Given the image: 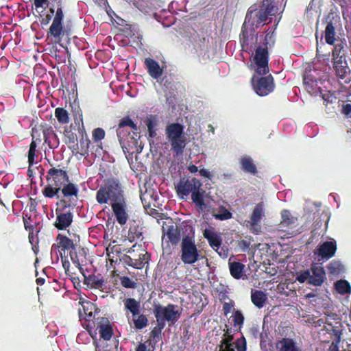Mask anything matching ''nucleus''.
Returning a JSON list of instances; mask_svg holds the SVG:
<instances>
[{
    "instance_id": "37998d69",
    "label": "nucleus",
    "mask_w": 351,
    "mask_h": 351,
    "mask_svg": "<svg viewBox=\"0 0 351 351\" xmlns=\"http://www.w3.org/2000/svg\"><path fill=\"white\" fill-rule=\"evenodd\" d=\"M324 327L330 334L332 341H341L342 331L339 327H335L331 324H328V326Z\"/></svg>"
},
{
    "instance_id": "f8f14e48",
    "label": "nucleus",
    "mask_w": 351,
    "mask_h": 351,
    "mask_svg": "<svg viewBox=\"0 0 351 351\" xmlns=\"http://www.w3.org/2000/svg\"><path fill=\"white\" fill-rule=\"evenodd\" d=\"M184 225H189L187 223H182L181 228L177 225L171 224L167 226L166 228H163L162 241L170 243L171 245L176 246L182 239V231Z\"/></svg>"
},
{
    "instance_id": "20e7f679",
    "label": "nucleus",
    "mask_w": 351,
    "mask_h": 351,
    "mask_svg": "<svg viewBox=\"0 0 351 351\" xmlns=\"http://www.w3.org/2000/svg\"><path fill=\"white\" fill-rule=\"evenodd\" d=\"M125 199L121 184L114 178L106 180L96 193V200L99 204H110Z\"/></svg>"
},
{
    "instance_id": "ea45409f",
    "label": "nucleus",
    "mask_w": 351,
    "mask_h": 351,
    "mask_svg": "<svg viewBox=\"0 0 351 351\" xmlns=\"http://www.w3.org/2000/svg\"><path fill=\"white\" fill-rule=\"evenodd\" d=\"M330 276H337L344 272V266L339 261L334 260L327 266Z\"/></svg>"
},
{
    "instance_id": "58836bf2",
    "label": "nucleus",
    "mask_w": 351,
    "mask_h": 351,
    "mask_svg": "<svg viewBox=\"0 0 351 351\" xmlns=\"http://www.w3.org/2000/svg\"><path fill=\"white\" fill-rule=\"evenodd\" d=\"M265 216V208L263 202L258 203L250 215V221L255 224L257 222H261L262 218Z\"/></svg>"
},
{
    "instance_id": "4d7b16f0",
    "label": "nucleus",
    "mask_w": 351,
    "mask_h": 351,
    "mask_svg": "<svg viewBox=\"0 0 351 351\" xmlns=\"http://www.w3.org/2000/svg\"><path fill=\"white\" fill-rule=\"evenodd\" d=\"M235 347L237 351H246V340L244 337L239 338L235 342Z\"/></svg>"
},
{
    "instance_id": "0e129e2a",
    "label": "nucleus",
    "mask_w": 351,
    "mask_h": 351,
    "mask_svg": "<svg viewBox=\"0 0 351 351\" xmlns=\"http://www.w3.org/2000/svg\"><path fill=\"white\" fill-rule=\"evenodd\" d=\"M341 113L346 115L347 117H351V104H343L341 109Z\"/></svg>"
},
{
    "instance_id": "c85d7f7f",
    "label": "nucleus",
    "mask_w": 351,
    "mask_h": 351,
    "mask_svg": "<svg viewBox=\"0 0 351 351\" xmlns=\"http://www.w3.org/2000/svg\"><path fill=\"white\" fill-rule=\"evenodd\" d=\"M73 213L70 211L57 214L54 226L59 230H65L71 226L73 221Z\"/></svg>"
},
{
    "instance_id": "09e8293b",
    "label": "nucleus",
    "mask_w": 351,
    "mask_h": 351,
    "mask_svg": "<svg viewBox=\"0 0 351 351\" xmlns=\"http://www.w3.org/2000/svg\"><path fill=\"white\" fill-rule=\"evenodd\" d=\"M32 142L34 143L36 145H40L43 140L40 125L38 127H34L32 130Z\"/></svg>"
},
{
    "instance_id": "69168bd1",
    "label": "nucleus",
    "mask_w": 351,
    "mask_h": 351,
    "mask_svg": "<svg viewBox=\"0 0 351 351\" xmlns=\"http://www.w3.org/2000/svg\"><path fill=\"white\" fill-rule=\"evenodd\" d=\"M216 252L223 258H226L228 256V250L225 246L221 247V245L219 247V250Z\"/></svg>"
},
{
    "instance_id": "c03bdc74",
    "label": "nucleus",
    "mask_w": 351,
    "mask_h": 351,
    "mask_svg": "<svg viewBox=\"0 0 351 351\" xmlns=\"http://www.w3.org/2000/svg\"><path fill=\"white\" fill-rule=\"evenodd\" d=\"M44 143H50V139L54 138L56 134L53 128L47 124L40 125Z\"/></svg>"
},
{
    "instance_id": "f03ea898",
    "label": "nucleus",
    "mask_w": 351,
    "mask_h": 351,
    "mask_svg": "<svg viewBox=\"0 0 351 351\" xmlns=\"http://www.w3.org/2000/svg\"><path fill=\"white\" fill-rule=\"evenodd\" d=\"M177 195L182 199H186L189 195L195 206L200 210L206 208L204 196L206 191L202 182L196 178L183 177L175 184Z\"/></svg>"
},
{
    "instance_id": "774afa93",
    "label": "nucleus",
    "mask_w": 351,
    "mask_h": 351,
    "mask_svg": "<svg viewBox=\"0 0 351 351\" xmlns=\"http://www.w3.org/2000/svg\"><path fill=\"white\" fill-rule=\"evenodd\" d=\"M219 351H235L234 344L219 346Z\"/></svg>"
},
{
    "instance_id": "3c124183",
    "label": "nucleus",
    "mask_w": 351,
    "mask_h": 351,
    "mask_svg": "<svg viewBox=\"0 0 351 351\" xmlns=\"http://www.w3.org/2000/svg\"><path fill=\"white\" fill-rule=\"evenodd\" d=\"M106 135V132L104 129L101 128H97L93 130V140L94 142L97 143L101 141L104 138Z\"/></svg>"
},
{
    "instance_id": "de8ad7c7",
    "label": "nucleus",
    "mask_w": 351,
    "mask_h": 351,
    "mask_svg": "<svg viewBox=\"0 0 351 351\" xmlns=\"http://www.w3.org/2000/svg\"><path fill=\"white\" fill-rule=\"evenodd\" d=\"M336 290L340 294L349 293L351 291V287L349 282L345 280H340L335 282Z\"/></svg>"
},
{
    "instance_id": "aec40b11",
    "label": "nucleus",
    "mask_w": 351,
    "mask_h": 351,
    "mask_svg": "<svg viewBox=\"0 0 351 351\" xmlns=\"http://www.w3.org/2000/svg\"><path fill=\"white\" fill-rule=\"evenodd\" d=\"M336 251V242L327 241L319 245L316 254L322 259L328 260L335 256Z\"/></svg>"
},
{
    "instance_id": "6e6d98bb",
    "label": "nucleus",
    "mask_w": 351,
    "mask_h": 351,
    "mask_svg": "<svg viewBox=\"0 0 351 351\" xmlns=\"http://www.w3.org/2000/svg\"><path fill=\"white\" fill-rule=\"evenodd\" d=\"M274 30L272 29H269L267 31V34L265 37V40L263 42L264 47H267V45H271L274 44Z\"/></svg>"
},
{
    "instance_id": "a878e982",
    "label": "nucleus",
    "mask_w": 351,
    "mask_h": 351,
    "mask_svg": "<svg viewBox=\"0 0 351 351\" xmlns=\"http://www.w3.org/2000/svg\"><path fill=\"white\" fill-rule=\"evenodd\" d=\"M139 137L138 133H132L131 134L130 132H128V135L123 136L122 139H118L121 148L125 153L128 152L130 148L136 147Z\"/></svg>"
},
{
    "instance_id": "9b49d317",
    "label": "nucleus",
    "mask_w": 351,
    "mask_h": 351,
    "mask_svg": "<svg viewBox=\"0 0 351 351\" xmlns=\"http://www.w3.org/2000/svg\"><path fill=\"white\" fill-rule=\"evenodd\" d=\"M77 239L80 240L79 236L73 234V237L69 238L66 235L58 234L56 238V243H53L51 248V254L57 252L65 253L66 251L75 250Z\"/></svg>"
},
{
    "instance_id": "7ed1b4c3",
    "label": "nucleus",
    "mask_w": 351,
    "mask_h": 351,
    "mask_svg": "<svg viewBox=\"0 0 351 351\" xmlns=\"http://www.w3.org/2000/svg\"><path fill=\"white\" fill-rule=\"evenodd\" d=\"M180 258L185 265H193L200 260V251L195 243V230L191 225H184L182 231Z\"/></svg>"
},
{
    "instance_id": "dca6fc26",
    "label": "nucleus",
    "mask_w": 351,
    "mask_h": 351,
    "mask_svg": "<svg viewBox=\"0 0 351 351\" xmlns=\"http://www.w3.org/2000/svg\"><path fill=\"white\" fill-rule=\"evenodd\" d=\"M318 77L313 75L312 71H306L303 75V82L306 91L311 95L322 93L318 86Z\"/></svg>"
},
{
    "instance_id": "4be33fe9",
    "label": "nucleus",
    "mask_w": 351,
    "mask_h": 351,
    "mask_svg": "<svg viewBox=\"0 0 351 351\" xmlns=\"http://www.w3.org/2000/svg\"><path fill=\"white\" fill-rule=\"evenodd\" d=\"M309 284L321 286L326 278V272L323 267L313 264L311 267Z\"/></svg>"
},
{
    "instance_id": "49530a36",
    "label": "nucleus",
    "mask_w": 351,
    "mask_h": 351,
    "mask_svg": "<svg viewBox=\"0 0 351 351\" xmlns=\"http://www.w3.org/2000/svg\"><path fill=\"white\" fill-rule=\"evenodd\" d=\"M232 324L235 331H240L244 322V316L240 311H235L232 316Z\"/></svg>"
},
{
    "instance_id": "a19ab883",
    "label": "nucleus",
    "mask_w": 351,
    "mask_h": 351,
    "mask_svg": "<svg viewBox=\"0 0 351 351\" xmlns=\"http://www.w3.org/2000/svg\"><path fill=\"white\" fill-rule=\"evenodd\" d=\"M54 114L60 124H67L70 121L69 112L63 108H56L55 109Z\"/></svg>"
},
{
    "instance_id": "ddd939ff",
    "label": "nucleus",
    "mask_w": 351,
    "mask_h": 351,
    "mask_svg": "<svg viewBox=\"0 0 351 351\" xmlns=\"http://www.w3.org/2000/svg\"><path fill=\"white\" fill-rule=\"evenodd\" d=\"M64 19V14L62 8L60 5L56 10L55 16L53 18L52 24L51 25L47 36H53L56 39L60 40L61 36L64 35V29L62 26V21Z\"/></svg>"
},
{
    "instance_id": "c9c22d12",
    "label": "nucleus",
    "mask_w": 351,
    "mask_h": 351,
    "mask_svg": "<svg viewBox=\"0 0 351 351\" xmlns=\"http://www.w3.org/2000/svg\"><path fill=\"white\" fill-rule=\"evenodd\" d=\"M64 143L68 145L69 149H78L77 135L72 131L71 127L64 129Z\"/></svg>"
},
{
    "instance_id": "9d476101",
    "label": "nucleus",
    "mask_w": 351,
    "mask_h": 351,
    "mask_svg": "<svg viewBox=\"0 0 351 351\" xmlns=\"http://www.w3.org/2000/svg\"><path fill=\"white\" fill-rule=\"evenodd\" d=\"M280 214L281 221L278 225L280 230L287 232L291 237L301 232L298 228V217L292 215L291 212L286 209L282 210Z\"/></svg>"
},
{
    "instance_id": "bb28decb",
    "label": "nucleus",
    "mask_w": 351,
    "mask_h": 351,
    "mask_svg": "<svg viewBox=\"0 0 351 351\" xmlns=\"http://www.w3.org/2000/svg\"><path fill=\"white\" fill-rule=\"evenodd\" d=\"M145 65L149 75L154 79L158 80L163 74V69L160 66L158 62L155 60L147 58L145 60Z\"/></svg>"
},
{
    "instance_id": "13d9d810",
    "label": "nucleus",
    "mask_w": 351,
    "mask_h": 351,
    "mask_svg": "<svg viewBox=\"0 0 351 351\" xmlns=\"http://www.w3.org/2000/svg\"><path fill=\"white\" fill-rule=\"evenodd\" d=\"M234 306V302L231 300L230 302H224L223 304V314L226 316L233 309Z\"/></svg>"
},
{
    "instance_id": "5fc2aeb1",
    "label": "nucleus",
    "mask_w": 351,
    "mask_h": 351,
    "mask_svg": "<svg viewBox=\"0 0 351 351\" xmlns=\"http://www.w3.org/2000/svg\"><path fill=\"white\" fill-rule=\"evenodd\" d=\"M156 125V123L155 121L151 119H148L147 120H146V125L147 127L149 136L151 138H154L157 135L156 131L154 129Z\"/></svg>"
},
{
    "instance_id": "e433bc0d",
    "label": "nucleus",
    "mask_w": 351,
    "mask_h": 351,
    "mask_svg": "<svg viewBox=\"0 0 351 351\" xmlns=\"http://www.w3.org/2000/svg\"><path fill=\"white\" fill-rule=\"evenodd\" d=\"M229 269L231 276L237 280L241 279L245 272V265L237 261L229 262Z\"/></svg>"
},
{
    "instance_id": "0eeeda50",
    "label": "nucleus",
    "mask_w": 351,
    "mask_h": 351,
    "mask_svg": "<svg viewBox=\"0 0 351 351\" xmlns=\"http://www.w3.org/2000/svg\"><path fill=\"white\" fill-rule=\"evenodd\" d=\"M256 75L255 73L251 78V83L255 93L261 97L271 93L275 88L273 76L271 74L267 76H256Z\"/></svg>"
},
{
    "instance_id": "1a4fd4ad",
    "label": "nucleus",
    "mask_w": 351,
    "mask_h": 351,
    "mask_svg": "<svg viewBox=\"0 0 351 351\" xmlns=\"http://www.w3.org/2000/svg\"><path fill=\"white\" fill-rule=\"evenodd\" d=\"M253 62L256 65V74L265 75L269 73V52L267 47L259 46L256 48L253 57Z\"/></svg>"
},
{
    "instance_id": "4468645a",
    "label": "nucleus",
    "mask_w": 351,
    "mask_h": 351,
    "mask_svg": "<svg viewBox=\"0 0 351 351\" xmlns=\"http://www.w3.org/2000/svg\"><path fill=\"white\" fill-rule=\"evenodd\" d=\"M254 27L250 26L245 22L243 23L241 33L239 34V41L242 51L249 53L252 52V46L250 45V42L254 38Z\"/></svg>"
},
{
    "instance_id": "f704fd0d",
    "label": "nucleus",
    "mask_w": 351,
    "mask_h": 351,
    "mask_svg": "<svg viewBox=\"0 0 351 351\" xmlns=\"http://www.w3.org/2000/svg\"><path fill=\"white\" fill-rule=\"evenodd\" d=\"M267 295L261 290L252 289L251 300L255 306L261 308L267 301Z\"/></svg>"
},
{
    "instance_id": "393cba45",
    "label": "nucleus",
    "mask_w": 351,
    "mask_h": 351,
    "mask_svg": "<svg viewBox=\"0 0 351 351\" xmlns=\"http://www.w3.org/2000/svg\"><path fill=\"white\" fill-rule=\"evenodd\" d=\"M81 274L84 277V283L88 287L92 289H97L99 290H103L105 288V281L101 275H86L85 271Z\"/></svg>"
},
{
    "instance_id": "72a5a7b5",
    "label": "nucleus",
    "mask_w": 351,
    "mask_h": 351,
    "mask_svg": "<svg viewBox=\"0 0 351 351\" xmlns=\"http://www.w3.org/2000/svg\"><path fill=\"white\" fill-rule=\"evenodd\" d=\"M208 211L215 219L219 221L228 220L232 217V213L223 206H220L218 208H213Z\"/></svg>"
},
{
    "instance_id": "bf43d9fd",
    "label": "nucleus",
    "mask_w": 351,
    "mask_h": 351,
    "mask_svg": "<svg viewBox=\"0 0 351 351\" xmlns=\"http://www.w3.org/2000/svg\"><path fill=\"white\" fill-rule=\"evenodd\" d=\"M250 245L251 242L250 240L241 239L238 242V245L243 252H245L250 247Z\"/></svg>"
},
{
    "instance_id": "f257e3e1",
    "label": "nucleus",
    "mask_w": 351,
    "mask_h": 351,
    "mask_svg": "<svg viewBox=\"0 0 351 351\" xmlns=\"http://www.w3.org/2000/svg\"><path fill=\"white\" fill-rule=\"evenodd\" d=\"M49 165L50 168L45 176L47 184L42 191L43 195L47 198L59 199V194L61 193L64 198L61 202L65 204L64 207H69L72 204V200L78 198V186L70 182L68 172L64 167L61 168L60 165Z\"/></svg>"
},
{
    "instance_id": "5701e85b",
    "label": "nucleus",
    "mask_w": 351,
    "mask_h": 351,
    "mask_svg": "<svg viewBox=\"0 0 351 351\" xmlns=\"http://www.w3.org/2000/svg\"><path fill=\"white\" fill-rule=\"evenodd\" d=\"M147 256L148 254L147 253L141 254L138 255V258L134 259L127 254H123L120 258V261L123 264L140 269L144 267L146 262H148Z\"/></svg>"
},
{
    "instance_id": "cd10ccee",
    "label": "nucleus",
    "mask_w": 351,
    "mask_h": 351,
    "mask_svg": "<svg viewBox=\"0 0 351 351\" xmlns=\"http://www.w3.org/2000/svg\"><path fill=\"white\" fill-rule=\"evenodd\" d=\"M204 237L208 241L209 245L215 250H219L222 244L221 237L213 230L206 229L203 232Z\"/></svg>"
},
{
    "instance_id": "e2e57ef3",
    "label": "nucleus",
    "mask_w": 351,
    "mask_h": 351,
    "mask_svg": "<svg viewBox=\"0 0 351 351\" xmlns=\"http://www.w3.org/2000/svg\"><path fill=\"white\" fill-rule=\"evenodd\" d=\"M60 255L62 259V267L64 269L65 271L67 272V271H69V269L70 263L67 259V256H66L65 255L63 256L62 252H60Z\"/></svg>"
},
{
    "instance_id": "f3484780",
    "label": "nucleus",
    "mask_w": 351,
    "mask_h": 351,
    "mask_svg": "<svg viewBox=\"0 0 351 351\" xmlns=\"http://www.w3.org/2000/svg\"><path fill=\"white\" fill-rule=\"evenodd\" d=\"M111 207L117 222L121 226L125 225L128 219L125 199H123V201L111 204Z\"/></svg>"
},
{
    "instance_id": "a211bd4d",
    "label": "nucleus",
    "mask_w": 351,
    "mask_h": 351,
    "mask_svg": "<svg viewBox=\"0 0 351 351\" xmlns=\"http://www.w3.org/2000/svg\"><path fill=\"white\" fill-rule=\"evenodd\" d=\"M276 351H302L298 342L290 337H283L276 342ZM265 351H274L266 350Z\"/></svg>"
},
{
    "instance_id": "473e14b6",
    "label": "nucleus",
    "mask_w": 351,
    "mask_h": 351,
    "mask_svg": "<svg viewBox=\"0 0 351 351\" xmlns=\"http://www.w3.org/2000/svg\"><path fill=\"white\" fill-rule=\"evenodd\" d=\"M124 308L132 313L133 317H136L140 313L141 302L132 298H128L123 300Z\"/></svg>"
},
{
    "instance_id": "864d4df0",
    "label": "nucleus",
    "mask_w": 351,
    "mask_h": 351,
    "mask_svg": "<svg viewBox=\"0 0 351 351\" xmlns=\"http://www.w3.org/2000/svg\"><path fill=\"white\" fill-rule=\"evenodd\" d=\"M263 7L265 8H261L260 9L262 10L263 12H265L267 19L269 15H274L275 6L271 3H269L268 1H264Z\"/></svg>"
},
{
    "instance_id": "2f4dec72",
    "label": "nucleus",
    "mask_w": 351,
    "mask_h": 351,
    "mask_svg": "<svg viewBox=\"0 0 351 351\" xmlns=\"http://www.w3.org/2000/svg\"><path fill=\"white\" fill-rule=\"evenodd\" d=\"M97 329L101 338L104 340H110L112 336V328L106 318H101V321L98 323Z\"/></svg>"
},
{
    "instance_id": "6ab92c4d",
    "label": "nucleus",
    "mask_w": 351,
    "mask_h": 351,
    "mask_svg": "<svg viewBox=\"0 0 351 351\" xmlns=\"http://www.w3.org/2000/svg\"><path fill=\"white\" fill-rule=\"evenodd\" d=\"M69 254L73 263L79 269L80 273H84V267L86 266L87 263L86 252L85 249L79 248L77 250L76 247H75V250H71Z\"/></svg>"
},
{
    "instance_id": "39448f33",
    "label": "nucleus",
    "mask_w": 351,
    "mask_h": 351,
    "mask_svg": "<svg viewBox=\"0 0 351 351\" xmlns=\"http://www.w3.org/2000/svg\"><path fill=\"white\" fill-rule=\"evenodd\" d=\"M165 134L167 139L171 144V150L176 154H182L186 144L184 126L178 123H170L166 127Z\"/></svg>"
},
{
    "instance_id": "338daca9",
    "label": "nucleus",
    "mask_w": 351,
    "mask_h": 351,
    "mask_svg": "<svg viewBox=\"0 0 351 351\" xmlns=\"http://www.w3.org/2000/svg\"><path fill=\"white\" fill-rule=\"evenodd\" d=\"M156 319V321H157V324L156 326V327L160 330L161 331L162 330V329L165 328V322L167 320H165V319H162V318L158 317V316H155Z\"/></svg>"
},
{
    "instance_id": "8fccbe9b",
    "label": "nucleus",
    "mask_w": 351,
    "mask_h": 351,
    "mask_svg": "<svg viewBox=\"0 0 351 351\" xmlns=\"http://www.w3.org/2000/svg\"><path fill=\"white\" fill-rule=\"evenodd\" d=\"M120 282L121 285L127 289H136L137 287V283L128 276L120 277Z\"/></svg>"
},
{
    "instance_id": "2eb2a0df",
    "label": "nucleus",
    "mask_w": 351,
    "mask_h": 351,
    "mask_svg": "<svg viewBox=\"0 0 351 351\" xmlns=\"http://www.w3.org/2000/svg\"><path fill=\"white\" fill-rule=\"evenodd\" d=\"M267 20L265 12L261 9H252L251 7L246 13L244 22L251 27L258 28Z\"/></svg>"
},
{
    "instance_id": "7c9ffc66",
    "label": "nucleus",
    "mask_w": 351,
    "mask_h": 351,
    "mask_svg": "<svg viewBox=\"0 0 351 351\" xmlns=\"http://www.w3.org/2000/svg\"><path fill=\"white\" fill-rule=\"evenodd\" d=\"M239 164L241 170L245 173H249L255 176L258 173L257 167L253 159L249 156H245L240 158Z\"/></svg>"
},
{
    "instance_id": "423d86ee",
    "label": "nucleus",
    "mask_w": 351,
    "mask_h": 351,
    "mask_svg": "<svg viewBox=\"0 0 351 351\" xmlns=\"http://www.w3.org/2000/svg\"><path fill=\"white\" fill-rule=\"evenodd\" d=\"M346 43L340 40L334 45L332 51V62L336 75L341 79L346 76L348 64L346 60Z\"/></svg>"
},
{
    "instance_id": "4c0bfd02",
    "label": "nucleus",
    "mask_w": 351,
    "mask_h": 351,
    "mask_svg": "<svg viewBox=\"0 0 351 351\" xmlns=\"http://www.w3.org/2000/svg\"><path fill=\"white\" fill-rule=\"evenodd\" d=\"M335 27L332 21L327 23L324 30V37L326 43L330 45H335Z\"/></svg>"
},
{
    "instance_id": "052dcab7",
    "label": "nucleus",
    "mask_w": 351,
    "mask_h": 351,
    "mask_svg": "<svg viewBox=\"0 0 351 351\" xmlns=\"http://www.w3.org/2000/svg\"><path fill=\"white\" fill-rule=\"evenodd\" d=\"M260 223L261 222H257L256 224L254 223H253L252 221H250V231L255 234H258L259 232H261V226L260 225Z\"/></svg>"
},
{
    "instance_id": "680f3d73",
    "label": "nucleus",
    "mask_w": 351,
    "mask_h": 351,
    "mask_svg": "<svg viewBox=\"0 0 351 351\" xmlns=\"http://www.w3.org/2000/svg\"><path fill=\"white\" fill-rule=\"evenodd\" d=\"M234 340V335L223 336L220 344L219 346H225L228 344H234L232 341Z\"/></svg>"
},
{
    "instance_id": "6e6552de",
    "label": "nucleus",
    "mask_w": 351,
    "mask_h": 351,
    "mask_svg": "<svg viewBox=\"0 0 351 351\" xmlns=\"http://www.w3.org/2000/svg\"><path fill=\"white\" fill-rule=\"evenodd\" d=\"M154 316H158L167 320L169 325L173 324L180 317L181 311L178 306L169 303L167 306L156 304L153 308Z\"/></svg>"
},
{
    "instance_id": "c756f323",
    "label": "nucleus",
    "mask_w": 351,
    "mask_h": 351,
    "mask_svg": "<svg viewBox=\"0 0 351 351\" xmlns=\"http://www.w3.org/2000/svg\"><path fill=\"white\" fill-rule=\"evenodd\" d=\"M82 305V308L78 310L79 317L80 320L84 319L86 321H90L93 317V311L95 310V304L90 301L80 302Z\"/></svg>"
},
{
    "instance_id": "79ce46f5",
    "label": "nucleus",
    "mask_w": 351,
    "mask_h": 351,
    "mask_svg": "<svg viewBox=\"0 0 351 351\" xmlns=\"http://www.w3.org/2000/svg\"><path fill=\"white\" fill-rule=\"evenodd\" d=\"M38 145H36L34 143H31L29 145V149L27 153L29 169L36 163L35 161L36 158H38L40 150L37 149Z\"/></svg>"
},
{
    "instance_id": "412c9836",
    "label": "nucleus",
    "mask_w": 351,
    "mask_h": 351,
    "mask_svg": "<svg viewBox=\"0 0 351 351\" xmlns=\"http://www.w3.org/2000/svg\"><path fill=\"white\" fill-rule=\"evenodd\" d=\"M130 127L132 130V133H138V128L136 123L130 119L129 116L122 118L118 124L117 129V135L118 138H123V136L128 135V132L125 127Z\"/></svg>"
},
{
    "instance_id": "603ef678",
    "label": "nucleus",
    "mask_w": 351,
    "mask_h": 351,
    "mask_svg": "<svg viewBox=\"0 0 351 351\" xmlns=\"http://www.w3.org/2000/svg\"><path fill=\"white\" fill-rule=\"evenodd\" d=\"M310 274L311 270L309 269L300 271V272L297 273L296 280L300 283H303L308 280V283L309 284Z\"/></svg>"
},
{
    "instance_id": "b1692460",
    "label": "nucleus",
    "mask_w": 351,
    "mask_h": 351,
    "mask_svg": "<svg viewBox=\"0 0 351 351\" xmlns=\"http://www.w3.org/2000/svg\"><path fill=\"white\" fill-rule=\"evenodd\" d=\"M79 132L81 134L82 137L80 140V147H78V149H71L72 153L75 155L77 154L81 156H86L88 154L89 146L90 144V141L88 138L86 132L85 131L83 122L82 121V128H79Z\"/></svg>"
},
{
    "instance_id": "a18cd8bd",
    "label": "nucleus",
    "mask_w": 351,
    "mask_h": 351,
    "mask_svg": "<svg viewBox=\"0 0 351 351\" xmlns=\"http://www.w3.org/2000/svg\"><path fill=\"white\" fill-rule=\"evenodd\" d=\"M134 328L136 330H141L147 326L149 324L148 319L145 315L139 314L136 317H133Z\"/></svg>"
}]
</instances>
